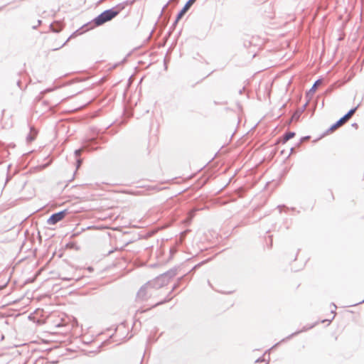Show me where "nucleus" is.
Returning a JSON list of instances; mask_svg holds the SVG:
<instances>
[{"instance_id":"nucleus-1","label":"nucleus","mask_w":364,"mask_h":364,"mask_svg":"<svg viewBox=\"0 0 364 364\" xmlns=\"http://www.w3.org/2000/svg\"><path fill=\"white\" fill-rule=\"evenodd\" d=\"M118 14L119 12L114 9L106 10L95 18V24L97 26L102 25L114 18Z\"/></svg>"},{"instance_id":"nucleus-2","label":"nucleus","mask_w":364,"mask_h":364,"mask_svg":"<svg viewBox=\"0 0 364 364\" xmlns=\"http://www.w3.org/2000/svg\"><path fill=\"white\" fill-rule=\"evenodd\" d=\"M356 109H357V107L353 109H351L346 115H344L343 117H341L336 123L333 124L330 127L329 131L331 132H333L335 130H336L338 128L341 127L344 124H346L352 117V116L355 112Z\"/></svg>"},{"instance_id":"nucleus-3","label":"nucleus","mask_w":364,"mask_h":364,"mask_svg":"<svg viewBox=\"0 0 364 364\" xmlns=\"http://www.w3.org/2000/svg\"><path fill=\"white\" fill-rule=\"evenodd\" d=\"M356 109H357V107L353 109H351L346 115H344L343 117H341L336 123L333 124L330 127L329 131L331 132H333L335 130H336L338 128L341 127L344 124H346L352 117V116L355 112Z\"/></svg>"},{"instance_id":"nucleus-4","label":"nucleus","mask_w":364,"mask_h":364,"mask_svg":"<svg viewBox=\"0 0 364 364\" xmlns=\"http://www.w3.org/2000/svg\"><path fill=\"white\" fill-rule=\"evenodd\" d=\"M68 211L66 210H64L63 211L58 212L57 213L53 214L48 219V224L49 225H55L57 223L61 221L65 218V217L67 215Z\"/></svg>"},{"instance_id":"nucleus-5","label":"nucleus","mask_w":364,"mask_h":364,"mask_svg":"<svg viewBox=\"0 0 364 364\" xmlns=\"http://www.w3.org/2000/svg\"><path fill=\"white\" fill-rule=\"evenodd\" d=\"M196 0H188L187 3L185 4L182 10L179 12V14L177 16L176 21H179L183 15L188 11V10L190 9V7L194 4Z\"/></svg>"},{"instance_id":"nucleus-6","label":"nucleus","mask_w":364,"mask_h":364,"mask_svg":"<svg viewBox=\"0 0 364 364\" xmlns=\"http://www.w3.org/2000/svg\"><path fill=\"white\" fill-rule=\"evenodd\" d=\"M295 136L294 132H288L285 135H284L282 137L279 138L278 140V144H284L287 141H289L290 139L293 138Z\"/></svg>"},{"instance_id":"nucleus-7","label":"nucleus","mask_w":364,"mask_h":364,"mask_svg":"<svg viewBox=\"0 0 364 364\" xmlns=\"http://www.w3.org/2000/svg\"><path fill=\"white\" fill-rule=\"evenodd\" d=\"M321 84V80H318L316 81V82L314 84V85L311 88L310 91L312 92H315L316 89H317V87L318 85H320Z\"/></svg>"},{"instance_id":"nucleus-8","label":"nucleus","mask_w":364,"mask_h":364,"mask_svg":"<svg viewBox=\"0 0 364 364\" xmlns=\"http://www.w3.org/2000/svg\"><path fill=\"white\" fill-rule=\"evenodd\" d=\"M299 118V116L296 114V113H295L292 117H291V120H293L294 119H296V120L298 119Z\"/></svg>"},{"instance_id":"nucleus-9","label":"nucleus","mask_w":364,"mask_h":364,"mask_svg":"<svg viewBox=\"0 0 364 364\" xmlns=\"http://www.w3.org/2000/svg\"><path fill=\"white\" fill-rule=\"evenodd\" d=\"M63 326V324H61V323H58V324H56V326H58V327H59V326Z\"/></svg>"}]
</instances>
